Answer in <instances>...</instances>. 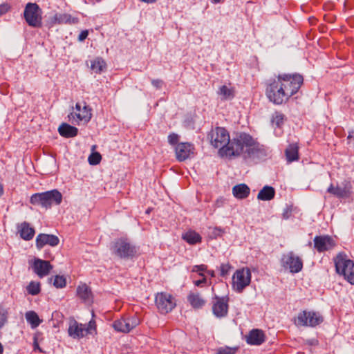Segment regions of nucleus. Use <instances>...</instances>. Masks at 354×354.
Returning a JSON list of instances; mask_svg holds the SVG:
<instances>
[{"label": "nucleus", "mask_w": 354, "mask_h": 354, "mask_svg": "<svg viewBox=\"0 0 354 354\" xmlns=\"http://www.w3.org/2000/svg\"><path fill=\"white\" fill-rule=\"evenodd\" d=\"M303 82V76L298 73L279 74L277 78L267 81L266 95L274 104H282L298 92Z\"/></svg>", "instance_id": "nucleus-1"}, {"label": "nucleus", "mask_w": 354, "mask_h": 354, "mask_svg": "<svg viewBox=\"0 0 354 354\" xmlns=\"http://www.w3.org/2000/svg\"><path fill=\"white\" fill-rule=\"evenodd\" d=\"M253 138L246 133H239L232 138H230L226 148L221 150V156H239L243 155L245 158V151L252 145Z\"/></svg>", "instance_id": "nucleus-2"}, {"label": "nucleus", "mask_w": 354, "mask_h": 354, "mask_svg": "<svg viewBox=\"0 0 354 354\" xmlns=\"http://www.w3.org/2000/svg\"><path fill=\"white\" fill-rule=\"evenodd\" d=\"M111 254L122 259L133 258L137 253L136 247L126 238H119L110 245Z\"/></svg>", "instance_id": "nucleus-3"}, {"label": "nucleus", "mask_w": 354, "mask_h": 354, "mask_svg": "<svg viewBox=\"0 0 354 354\" xmlns=\"http://www.w3.org/2000/svg\"><path fill=\"white\" fill-rule=\"evenodd\" d=\"M62 201V195L57 189H53L32 195L30 199L31 204L49 208L53 204L59 205Z\"/></svg>", "instance_id": "nucleus-4"}, {"label": "nucleus", "mask_w": 354, "mask_h": 354, "mask_svg": "<svg viewBox=\"0 0 354 354\" xmlns=\"http://www.w3.org/2000/svg\"><path fill=\"white\" fill-rule=\"evenodd\" d=\"M335 266L336 272L343 275L348 283L354 285V262L345 255L339 254L335 259Z\"/></svg>", "instance_id": "nucleus-5"}, {"label": "nucleus", "mask_w": 354, "mask_h": 354, "mask_svg": "<svg viewBox=\"0 0 354 354\" xmlns=\"http://www.w3.org/2000/svg\"><path fill=\"white\" fill-rule=\"evenodd\" d=\"M323 317L315 311L302 310L293 319L297 327H315L322 323Z\"/></svg>", "instance_id": "nucleus-6"}, {"label": "nucleus", "mask_w": 354, "mask_h": 354, "mask_svg": "<svg viewBox=\"0 0 354 354\" xmlns=\"http://www.w3.org/2000/svg\"><path fill=\"white\" fill-rule=\"evenodd\" d=\"M207 138L212 146L219 149L218 153L221 155V150L228 145L230 135L225 128L216 127L208 133Z\"/></svg>", "instance_id": "nucleus-7"}, {"label": "nucleus", "mask_w": 354, "mask_h": 354, "mask_svg": "<svg viewBox=\"0 0 354 354\" xmlns=\"http://www.w3.org/2000/svg\"><path fill=\"white\" fill-rule=\"evenodd\" d=\"M42 11L35 3H28L24 11L26 23L32 27L40 28L42 26Z\"/></svg>", "instance_id": "nucleus-8"}, {"label": "nucleus", "mask_w": 354, "mask_h": 354, "mask_svg": "<svg viewBox=\"0 0 354 354\" xmlns=\"http://www.w3.org/2000/svg\"><path fill=\"white\" fill-rule=\"evenodd\" d=\"M280 262L284 269L292 274L299 272L303 268L302 259L292 251L283 254Z\"/></svg>", "instance_id": "nucleus-9"}, {"label": "nucleus", "mask_w": 354, "mask_h": 354, "mask_svg": "<svg viewBox=\"0 0 354 354\" xmlns=\"http://www.w3.org/2000/svg\"><path fill=\"white\" fill-rule=\"evenodd\" d=\"M251 281V272L248 268L237 270L232 277V287L234 290L241 293Z\"/></svg>", "instance_id": "nucleus-10"}, {"label": "nucleus", "mask_w": 354, "mask_h": 354, "mask_svg": "<svg viewBox=\"0 0 354 354\" xmlns=\"http://www.w3.org/2000/svg\"><path fill=\"white\" fill-rule=\"evenodd\" d=\"M156 306L161 314L171 312L176 306L175 298L167 292L157 293L155 297Z\"/></svg>", "instance_id": "nucleus-11"}, {"label": "nucleus", "mask_w": 354, "mask_h": 354, "mask_svg": "<svg viewBox=\"0 0 354 354\" xmlns=\"http://www.w3.org/2000/svg\"><path fill=\"white\" fill-rule=\"evenodd\" d=\"M268 155V149L253 138L252 145L245 151V159L261 160Z\"/></svg>", "instance_id": "nucleus-12"}, {"label": "nucleus", "mask_w": 354, "mask_h": 354, "mask_svg": "<svg viewBox=\"0 0 354 354\" xmlns=\"http://www.w3.org/2000/svg\"><path fill=\"white\" fill-rule=\"evenodd\" d=\"M212 301V313L218 318L225 317L228 313V297L215 296Z\"/></svg>", "instance_id": "nucleus-13"}, {"label": "nucleus", "mask_w": 354, "mask_h": 354, "mask_svg": "<svg viewBox=\"0 0 354 354\" xmlns=\"http://www.w3.org/2000/svg\"><path fill=\"white\" fill-rule=\"evenodd\" d=\"M194 146L189 142H180L175 147L176 158L183 162L194 156Z\"/></svg>", "instance_id": "nucleus-14"}, {"label": "nucleus", "mask_w": 354, "mask_h": 354, "mask_svg": "<svg viewBox=\"0 0 354 354\" xmlns=\"http://www.w3.org/2000/svg\"><path fill=\"white\" fill-rule=\"evenodd\" d=\"M351 185L348 181H344L341 185L334 187L333 184L327 189V192L334 195L337 198L346 199L350 197L351 194Z\"/></svg>", "instance_id": "nucleus-15"}, {"label": "nucleus", "mask_w": 354, "mask_h": 354, "mask_svg": "<svg viewBox=\"0 0 354 354\" xmlns=\"http://www.w3.org/2000/svg\"><path fill=\"white\" fill-rule=\"evenodd\" d=\"M314 248L319 252H323L331 250L335 246V241L332 237L328 235L316 236L314 238Z\"/></svg>", "instance_id": "nucleus-16"}, {"label": "nucleus", "mask_w": 354, "mask_h": 354, "mask_svg": "<svg viewBox=\"0 0 354 354\" xmlns=\"http://www.w3.org/2000/svg\"><path fill=\"white\" fill-rule=\"evenodd\" d=\"M32 268L34 272L39 277L43 278L50 273L53 266L48 261L41 260L40 259H35L32 266Z\"/></svg>", "instance_id": "nucleus-17"}, {"label": "nucleus", "mask_w": 354, "mask_h": 354, "mask_svg": "<svg viewBox=\"0 0 354 354\" xmlns=\"http://www.w3.org/2000/svg\"><path fill=\"white\" fill-rule=\"evenodd\" d=\"M59 243V239L57 236L42 233L37 235L35 241L36 247L39 250L41 249L46 245L55 247Z\"/></svg>", "instance_id": "nucleus-18"}, {"label": "nucleus", "mask_w": 354, "mask_h": 354, "mask_svg": "<svg viewBox=\"0 0 354 354\" xmlns=\"http://www.w3.org/2000/svg\"><path fill=\"white\" fill-rule=\"evenodd\" d=\"M75 109H76V112L71 113L68 115V118L70 119H71V118L75 119V118H76V121L88 122L91 118V109L85 104L83 106V107H82V106L80 103H77L75 104Z\"/></svg>", "instance_id": "nucleus-19"}, {"label": "nucleus", "mask_w": 354, "mask_h": 354, "mask_svg": "<svg viewBox=\"0 0 354 354\" xmlns=\"http://www.w3.org/2000/svg\"><path fill=\"white\" fill-rule=\"evenodd\" d=\"M245 340L250 345L259 346L266 341V335L261 329H252L245 336Z\"/></svg>", "instance_id": "nucleus-20"}, {"label": "nucleus", "mask_w": 354, "mask_h": 354, "mask_svg": "<svg viewBox=\"0 0 354 354\" xmlns=\"http://www.w3.org/2000/svg\"><path fill=\"white\" fill-rule=\"evenodd\" d=\"M18 232L22 239L25 241L31 240L35 233V229L30 226L27 222H23L17 227Z\"/></svg>", "instance_id": "nucleus-21"}, {"label": "nucleus", "mask_w": 354, "mask_h": 354, "mask_svg": "<svg viewBox=\"0 0 354 354\" xmlns=\"http://www.w3.org/2000/svg\"><path fill=\"white\" fill-rule=\"evenodd\" d=\"M68 333L69 336L74 339H80L84 337L83 324H78L75 320L71 322Z\"/></svg>", "instance_id": "nucleus-22"}, {"label": "nucleus", "mask_w": 354, "mask_h": 354, "mask_svg": "<svg viewBox=\"0 0 354 354\" xmlns=\"http://www.w3.org/2000/svg\"><path fill=\"white\" fill-rule=\"evenodd\" d=\"M187 301L195 309L203 308L206 301L198 292H190L187 296Z\"/></svg>", "instance_id": "nucleus-23"}, {"label": "nucleus", "mask_w": 354, "mask_h": 354, "mask_svg": "<svg viewBox=\"0 0 354 354\" xmlns=\"http://www.w3.org/2000/svg\"><path fill=\"white\" fill-rule=\"evenodd\" d=\"M54 18L58 24L75 25L77 24L80 21L78 17H73L68 13H57L55 15Z\"/></svg>", "instance_id": "nucleus-24"}, {"label": "nucleus", "mask_w": 354, "mask_h": 354, "mask_svg": "<svg viewBox=\"0 0 354 354\" xmlns=\"http://www.w3.org/2000/svg\"><path fill=\"white\" fill-rule=\"evenodd\" d=\"M58 131L64 138H73L77 135L78 129L67 123H62L58 128Z\"/></svg>", "instance_id": "nucleus-25"}, {"label": "nucleus", "mask_w": 354, "mask_h": 354, "mask_svg": "<svg viewBox=\"0 0 354 354\" xmlns=\"http://www.w3.org/2000/svg\"><path fill=\"white\" fill-rule=\"evenodd\" d=\"M250 192L249 187L244 183L235 185L232 188V194L238 199L246 198L249 196Z\"/></svg>", "instance_id": "nucleus-26"}, {"label": "nucleus", "mask_w": 354, "mask_h": 354, "mask_svg": "<svg viewBox=\"0 0 354 354\" xmlns=\"http://www.w3.org/2000/svg\"><path fill=\"white\" fill-rule=\"evenodd\" d=\"M217 93L221 97L222 100H231L235 96L234 88L232 86L226 85L220 86Z\"/></svg>", "instance_id": "nucleus-27"}, {"label": "nucleus", "mask_w": 354, "mask_h": 354, "mask_svg": "<svg viewBox=\"0 0 354 354\" xmlns=\"http://www.w3.org/2000/svg\"><path fill=\"white\" fill-rule=\"evenodd\" d=\"M299 147L297 143L290 144L285 151L287 161L292 162L299 159Z\"/></svg>", "instance_id": "nucleus-28"}, {"label": "nucleus", "mask_w": 354, "mask_h": 354, "mask_svg": "<svg viewBox=\"0 0 354 354\" xmlns=\"http://www.w3.org/2000/svg\"><path fill=\"white\" fill-rule=\"evenodd\" d=\"M275 195L274 189L268 185L264 186L259 192L257 198L260 201H270Z\"/></svg>", "instance_id": "nucleus-29"}, {"label": "nucleus", "mask_w": 354, "mask_h": 354, "mask_svg": "<svg viewBox=\"0 0 354 354\" xmlns=\"http://www.w3.org/2000/svg\"><path fill=\"white\" fill-rule=\"evenodd\" d=\"M183 239L190 245H195L201 243L202 237L201 235L195 231L189 230L183 234Z\"/></svg>", "instance_id": "nucleus-30"}, {"label": "nucleus", "mask_w": 354, "mask_h": 354, "mask_svg": "<svg viewBox=\"0 0 354 354\" xmlns=\"http://www.w3.org/2000/svg\"><path fill=\"white\" fill-rule=\"evenodd\" d=\"M25 317L27 322L30 324L32 328H37L42 322L35 311H28Z\"/></svg>", "instance_id": "nucleus-31"}, {"label": "nucleus", "mask_w": 354, "mask_h": 354, "mask_svg": "<svg viewBox=\"0 0 354 354\" xmlns=\"http://www.w3.org/2000/svg\"><path fill=\"white\" fill-rule=\"evenodd\" d=\"M113 327L114 329L118 332L121 333H129L130 332L129 328L127 325V321L126 318H122L118 320H115L113 323Z\"/></svg>", "instance_id": "nucleus-32"}, {"label": "nucleus", "mask_w": 354, "mask_h": 354, "mask_svg": "<svg viewBox=\"0 0 354 354\" xmlns=\"http://www.w3.org/2000/svg\"><path fill=\"white\" fill-rule=\"evenodd\" d=\"M77 294L82 300L87 301L89 299L91 292L86 284H82L77 288Z\"/></svg>", "instance_id": "nucleus-33"}, {"label": "nucleus", "mask_w": 354, "mask_h": 354, "mask_svg": "<svg viewBox=\"0 0 354 354\" xmlns=\"http://www.w3.org/2000/svg\"><path fill=\"white\" fill-rule=\"evenodd\" d=\"M285 115L281 112L276 111L272 115L271 122L277 127H281L283 124Z\"/></svg>", "instance_id": "nucleus-34"}, {"label": "nucleus", "mask_w": 354, "mask_h": 354, "mask_svg": "<svg viewBox=\"0 0 354 354\" xmlns=\"http://www.w3.org/2000/svg\"><path fill=\"white\" fill-rule=\"evenodd\" d=\"M26 289L28 294L31 295H37L41 291L40 283L32 281L29 283Z\"/></svg>", "instance_id": "nucleus-35"}, {"label": "nucleus", "mask_w": 354, "mask_h": 354, "mask_svg": "<svg viewBox=\"0 0 354 354\" xmlns=\"http://www.w3.org/2000/svg\"><path fill=\"white\" fill-rule=\"evenodd\" d=\"M105 66V63L102 59H96L91 62V69L97 73H100L103 68Z\"/></svg>", "instance_id": "nucleus-36"}, {"label": "nucleus", "mask_w": 354, "mask_h": 354, "mask_svg": "<svg viewBox=\"0 0 354 354\" xmlns=\"http://www.w3.org/2000/svg\"><path fill=\"white\" fill-rule=\"evenodd\" d=\"M83 330H84V335L92 334L96 330L95 322L91 320L88 324H83Z\"/></svg>", "instance_id": "nucleus-37"}, {"label": "nucleus", "mask_w": 354, "mask_h": 354, "mask_svg": "<svg viewBox=\"0 0 354 354\" xmlns=\"http://www.w3.org/2000/svg\"><path fill=\"white\" fill-rule=\"evenodd\" d=\"M8 312L6 308L0 305V328L3 327L8 322Z\"/></svg>", "instance_id": "nucleus-38"}, {"label": "nucleus", "mask_w": 354, "mask_h": 354, "mask_svg": "<svg viewBox=\"0 0 354 354\" xmlns=\"http://www.w3.org/2000/svg\"><path fill=\"white\" fill-rule=\"evenodd\" d=\"M102 159V156L98 152L92 153L88 158V161L91 165H98Z\"/></svg>", "instance_id": "nucleus-39"}, {"label": "nucleus", "mask_w": 354, "mask_h": 354, "mask_svg": "<svg viewBox=\"0 0 354 354\" xmlns=\"http://www.w3.org/2000/svg\"><path fill=\"white\" fill-rule=\"evenodd\" d=\"M53 283L57 288H62L66 286V279L63 276L56 275L53 279Z\"/></svg>", "instance_id": "nucleus-40"}, {"label": "nucleus", "mask_w": 354, "mask_h": 354, "mask_svg": "<svg viewBox=\"0 0 354 354\" xmlns=\"http://www.w3.org/2000/svg\"><path fill=\"white\" fill-rule=\"evenodd\" d=\"M130 331L140 324V319L136 315L126 317Z\"/></svg>", "instance_id": "nucleus-41"}, {"label": "nucleus", "mask_w": 354, "mask_h": 354, "mask_svg": "<svg viewBox=\"0 0 354 354\" xmlns=\"http://www.w3.org/2000/svg\"><path fill=\"white\" fill-rule=\"evenodd\" d=\"M232 268V266L230 263H222L220 266V275L221 277H225L228 274L230 270Z\"/></svg>", "instance_id": "nucleus-42"}, {"label": "nucleus", "mask_w": 354, "mask_h": 354, "mask_svg": "<svg viewBox=\"0 0 354 354\" xmlns=\"http://www.w3.org/2000/svg\"><path fill=\"white\" fill-rule=\"evenodd\" d=\"M237 348L225 347L218 349L217 354H235Z\"/></svg>", "instance_id": "nucleus-43"}, {"label": "nucleus", "mask_w": 354, "mask_h": 354, "mask_svg": "<svg viewBox=\"0 0 354 354\" xmlns=\"http://www.w3.org/2000/svg\"><path fill=\"white\" fill-rule=\"evenodd\" d=\"M207 268V266L204 264L201 265H196L194 266L192 268V272H198L201 276H204V274L202 273L204 271H206Z\"/></svg>", "instance_id": "nucleus-44"}, {"label": "nucleus", "mask_w": 354, "mask_h": 354, "mask_svg": "<svg viewBox=\"0 0 354 354\" xmlns=\"http://www.w3.org/2000/svg\"><path fill=\"white\" fill-rule=\"evenodd\" d=\"M178 139H179V137H178V135L176 134V133H171L168 136V142L169 144L172 145H177L178 144Z\"/></svg>", "instance_id": "nucleus-45"}, {"label": "nucleus", "mask_w": 354, "mask_h": 354, "mask_svg": "<svg viewBox=\"0 0 354 354\" xmlns=\"http://www.w3.org/2000/svg\"><path fill=\"white\" fill-rule=\"evenodd\" d=\"M151 84L157 89H160L162 87L164 82L160 79H156L151 80Z\"/></svg>", "instance_id": "nucleus-46"}, {"label": "nucleus", "mask_w": 354, "mask_h": 354, "mask_svg": "<svg viewBox=\"0 0 354 354\" xmlns=\"http://www.w3.org/2000/svg\"><path fill=\"white\" fill-rule=\"evenodd\" d=\"M88 35V31L87 30H82V31H81V32L80 33V35L78 36V40L80 41H83L84 40H85L86 39Z\"/></svg>", "instance_id": "nucleus-47"}, {"label": "nucleus", "mask_w": 354, "mask_h": 354, "mask_svg": "<svg viewBox=\"0 0 354 354\" xmlns=\"http://www.w3.org/2000/svg\"><path fill=\"white\" fill-rule=\"evenodd\" d=\"M33 348L34 351H39L40 353H42L41 348L39 347L37 338L36 337H34V341H33Z\"/></svg>", "instance_id": "nucleus-48"}, {"label": "nucleus", "mask_w": 354, "mask_h": 354, "mask_svg": "<svg viewBox=\"0 0 354 354\" xmlns=\"http://www.w3.org/2000/svg\"><path fill=\"white\" fill-rule=\"evenodd\" d=\"M9 7L6 4L0 5V16L8 11Z\"/></svg>", "instance_id": "nucleus-49"}, {"label": "nucleus", "mask_w": 354, "mask_h": 354, "mask_svg": "<svg viewBox=\"0 0 354 354\" xmlns=\"http://www.w3.org/2000/svg\"><path fill=\"white\" fill-rule=\"evenodd\" d=\"M202 277H203L202 279L196 280V281H194L195 286H202L203 284L206 283V281H207L206 277L205 276H202Z\"/></svg>", "instance_id": "nucleus-50"}, {"label": "nucleus", "mask_w": 354, "mask_h": 354, "mask_svg": "<svg viewBox=\"0 0 354 354\" xmlns=\"http://www.w3.org/2000/svg\"><path fill=\"white\" fill-rule=\"evenodd\" d=\"M347 139L348 140H351V139L354 140V131H350L348 133V136L347 137Z\"/></svg>", "instance_id": "nucleus-51"}, {"label": "nucleus", "mask_w": 354, "mask_h": 354, "mask_svg": "<svg viewBox=\"0 0 354 354\" xmlns=\"http://www.w3.org/2000/svg\"><path fill=\"white\" fill-rule=\"evenodd\" d=\"M140 1L142 2L147 3H153L156 2L157 0H140Z\"/></svg>", "instance_id": "nucleus-52"}, {"label": "nucleus", "mask_w": 354, "mask_h": 354, "mask_svg": "<svg viewBox=\"0 0 354 354\" xmlns=\"http://www.w3.org/2000/svg\"><path fill=\"white\" fill-rule=\"evenodd\" d=\"M3 185L0 183V197L3 195Z\"/></svg>", "instance_id": "nucleus-53"}, {"label": "nucleus", "mask_w": 354, "mask_h": 354, "mask_svg": "<svg viewBox=\"0 0 354 354\" xmlns=\"http://www.w3.org/2000/svg\"><path fill=\"white\" fill-rule=\"evenodd\" d=\"M3 351V348L2 344L0 343V354H2Z\"/></svg>", "instance_id": "nucleus-54"}, {"label": "nucleus", "mask_w": 354, "mask_h": 354, "mask_svg": "<svg viewBox=\"0 0 354 354\" xmlns=\"http://www.w3.org/2000/svg\"><path fill=\"white\" fill-rule=\"evenodd\" d=\"M208 273L212 276V277H214V271L212 270V271H208Z\"/></svg>", "instance_id": "nucleus-55"}, {"label": "nucleus", "mask_w": 354, "mask_h": 354, "mask_svg": "<svg viewBox=\"0 0 354 354\" xmlns=\"http://www.w3.org/2000/svg\"><path fill=\"white\" fill-rule=\"evenodd\" d=\"M220 1H221V0H212V2H213L214 3H219Z\"/></svg>", "instance_id": "nucleus-56"}]
</instances>
